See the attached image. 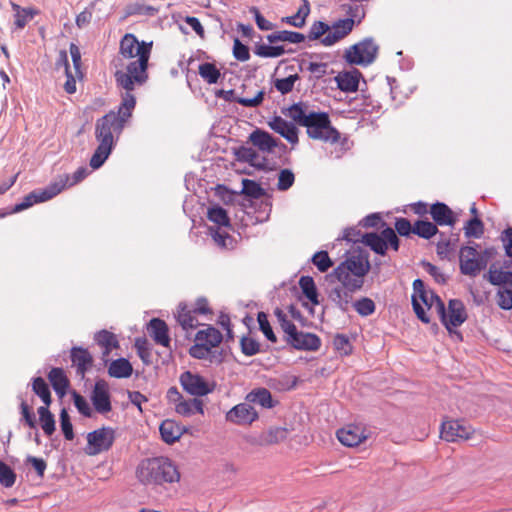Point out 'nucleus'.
<instances>
[{"instance_id": "52", "label": "nucleus", "mask_w": 512, "mask_h": 512, "mask_svg": "<svg viewBox=\"0 0 512 512\" xmlns=\"http://www.w3.org/2000/svg\"><path fill=\"white\" fill-rule=\"evenodd\" d=\"M338 87L344 92H355L358 89V78L350 73H344L337 77Z\"/></svg>"}, {"instance_id": "35", "label": "nucleus", "mask_w": 512, "mask_h": 512, "mask_svg": "<svg viewBox=\"0 0 512 512\" xmlns=\"http://www.w3.org/2000/svg\"><path fill=\"white\" fill-rule=\"evenodd\" d=\"M246 401L249 403L259 404L263 408L267 409L275 406L271 392L266 388H257L252 390L247 394Z\"/></svg>"}, {"instance_id": "39", "label": "nucleus", "mask_w": 512, "mask_h": 512, "mask_svg": "<svg viewBox=\"0 0 512 512\" xmlns=\"http://www.w3.org/2000/svg\"><path fill=\"white\" fill-rule=\"evenodd\" d=\"M99 145L90 159V166L93 169L100 168L109 157L113 145L105 142H98Z\"/></svg>"}, {"instance_id": "59", "label": "nucleus", "mask_w": 512, "mask_h": 512, "mask_svg": "<svg viewBox=\"0 0 512 512\" xmlns=\"http://www.w3.org/2000/svg\"><path fill=\"white\" fill-rule=\"evenodd\" d=\"M335 350L342 356H347L352 353V345L348 337L344 334H337L333 339Z\"/></svg>"}, {"instance_id": "6", "label": "nucleus", "mask_w": 512, "mask_h": 512, "mask_svg": "<svg viewBox=\"0 0 512 512\" xmlns=\"http://www.w3.org/2000/svg\"><path fill=\"white\" fill-rule=\"evenodd\" d=\"M436 314L449 334H455L459 340H462L461 333L456 329L468 318L464 303L459 299H451L446 308L444 302H438Z\"/></svg>"}, {"instance_id": "32", "label": "nucleus", "mask_w": 512, "mask_h": 512, "mask_svg": "<svg viewBox=\"0 0 512 512\" xmlns=\"http://www.w3.org/2000/svg\"><path fill=\"white\" fill-rule=\"evenodd\" d=\"M222 339L221 332L212 326L198 331L195 336V341L205 344L210 350L217 347L222 342Z\"/></svg>"}, {"instance_id": "5", "label": "nucleus", "mask_w": 512, "mask_h": 512, "mask_svg": "<svg viewBox=\"0 0 512 512\" xmlns=\"http://www.w3.org/2000/svg\"><path fill=\"white\" fill-rule=\"evenodd\" d=\"M497 254L496 249L486 248L479 253L475 247L464 246L460 249L459 262L462 274L475 277L486 268L488 261Z\"/></svg>"}, {"instance_id": "12", "label": "nucleus", "mask_w": 512, "mask_h": 512, "mask_svg": "<svg viewBox=\"0 0 512 512\" xmlns=\"http://www.w3.org/2000/svg\"><path fill=\"white\" fill-rule=\"evenodd\" d=\"M166 397L174 406L175 412L183 417H190L195 413L204 414V403L201 399H185L176 387L169 388Z\"/></svg>"}, {"instance_id": "24", "label": "nucleus", "mask_w": 512, "mask_h": 512, "mask_svg": "<svg viewBox=\"0 0 512 512\" xmlns=\"http://www.w3.org/2000/svg\"><path fill=\"white\" fill-rule=\"evenodd\" d=\"M149 335L156 344L168 348L170 346L169 329L166 322L159 318L150 320L147 327Z\"/></svg>"}, {"instance_id": "46", "label": "nucleus", "mask_w": 512, "mask_h": 512, "mask_svg": "<svg viewBox=\"0 0 512 512\" xmlns=\"http://www.w3.org/2000/svg\"><path fill=\"white\" fill-rule=\"evenodd\" d=\"M207 218L211 222H213L219 226H225V227L230 226V219L227 214V211L220 206H214V207L209 208L208 212H207Z\"/></svg>"}, {"instance_id": "23", "label": "nucleus", "mask_w": 512, "mask_h": 512, "mask_svg": "<svg viewBox=\"0 0 512 512\" xmlns=\"http://www.w3.org/2000/svg\"><path fill=\"white\" fill-rule=\"evenodd\" d=\"M216 95L223 98L226 101L236 102L244 107L255 108L262 104L264 100L265 92L259 90L253 98H246L244 96H237L233 89L230 90H219Z\"/></svg>"}, {"instance_id": "8", "label": "nucleus", "mask_w": 512, "mask_h": 512, "mask_svg": "<svg viewBox=\"0 0 512 512\" xmlns=\"http://www.w3.org/2000/svg\"><path fill=\"white\" fill-rule=\"evenodd\" d=\"M412 306L417 317L424 323L430 322L425 308L437 313V303L443 302L433 291L425 289L424 282L416 279L413 282Z\"/></svg>"}, {"instance_id": "45", "label": "nucleus", "mask_w": 512, "mask_h": 512, "mask_svg": "<svg viewBox=\"0 0 512 512\" xmlns=\"http://www.w3.org/2000/svg\"><path fill=\"white\" fill-rule=\"evenodd\" d=\"M32 390L37 396L41 398L45 404L44 406H49L51 404V392L48 384L42 377H36L33 379Z\"/></svg>"}, {"instance_id": "30", "label": "nucleus", "mask_w": 512, "mask_h": 512, "mask_svg": "<svg viewBox=\"0 0 512 512\" xmlns=\"http://www.w3.org/2000/svg\"><path fill=\"white\" fill-rule=\"evenodd\" d=\"M48 379L56 392L62 398L66 395L69 388V379L62 368H52L48 373Z\"/></svg>"}, {"instance_id": "34", "label": "nucleus", "mask_w": 512, "mask_h": 512, "mask_svg": "<svg viewBox=\"0 0 512 512\" xmlns=\"http://www.w3.org/2000/svg\"><path fill=\"white\" fill-rule=\"evenodd\" d=\"M193 310L187 309L186 305L180 304L177 309L176 319L185 331L193 330L199 325Z\"/></svg>"}, {"instance_id": "29", "label": "nucleus", "mask_w": 512, "mask_h": 512, "mask_svg": "<svg viewBox=\"0 0 512 512\" xmlns=\"http://www.w3.org/2000/svg\"><path fill=\"white\" fill-rule=\"evenodd\" d=\"M250 142L262 152H272L277 146V140L268 132L256 129L249 136Z\"/></svg>"}, {"instance_id": "55", "label": "nucleus", "mask_w": 512, "mask_h": 512, "mask_svg": "<svg viewBox=\"0 0 512 512\" xmlns=\"http://www.w3.org/2000/svg\"><path fill=\"white\" fill-rule=\"evenodd\" d=\"M342 9L347 15L346 19H353L355 25L360 24L365 17V10L361 5L343 4Z\"/></svg>"}, {"instance_id": "15", "label": "nucleus", "mask_w": 512, "mask_h": 512, "mask_svg": "<svg viewBox=\"0 0 512 512\" xmlns=\"http://www.w3.org/2000/svg\"><path fill=\"white\" fill-rule=\"evenodd\" d=\"M474 432L470 424L460 420L443 421L440 428V436L447 442L468 440L472 438Z\"/></svg>"}, {"instance_id": "44", "label": "nucleus", "mask_w": 512, "mask_h": 512, "mask_svg": "<svg viewBox=\"0 0 512 512\" xmlns=\"http://www.w3.org/2000/svg\"><path fill=\"white\" fill-rule=\"evenodd\" d=\"M198 73L203 80L208 84H215L218 82L221 73L215 64L205 62L199 65Z\"/></svg>"}, {"instance_id": "37", "label": "nucleus", "mask_w": 512, "mask_h": 512, "mask_svg": "<svg viewBox=\"0 0 512 512\" xmlns=\"http://www.w3.org/2000/svg\"><path fill=\"white\" fill-rule=\"evenodd\" d=\"M95 340L103 350V358L108 357L113 349L118 348V340L116 336L107 330L98 332L95 336Z\"/></svg>"}, {"instance_id": "49", "label": "nucleus", "mask_w": 512, "mask_h": 512, "mask_svg": "<svg viewBox=\"0 0 512 512\" xmlns=\"http://www.w3.org/2000/svg\"><path fill=\"white\" fill-rule=\"evenodd\" d=\"M158 12V9L142 3H132L126 7L125 13L126 16H134V15H146V16H154Z\"/></svg>"}, {"instance_id": "60", "label": "nucleus", "mask_w": 512, "mask_h": 512, "mask_svg": "<svg viewBox=\"0 0 512 512\" xmlns=\"http://www.w3.org/2000/svg\"><path fill=\"white\" fill-rule=\"evenodd\" d=\"M295 175L290 169H281L278 174L277 189L286 191L293 186Z\"/></svg>"}, {"instance_id": "28", "label": "nucleus", "mask_w": 512, "mask_h": 512, "mask_svg": "<svg viewBox=\"0 0 512 512\" xmlns=\"http://www.w3.org/2000/svg\"><path fill=\"white\" fill-rule=\"evenodd\" d=\"M429 212L436 224L440 226H453L456 222L453 211L445 203L432 204Z\"/></svg>"}, {"instance_id": "21", "label": "nucleus", "mask_w": 512, "mask_h": 512, "mask_svg": "<svg viewBox=\"0 0 512 512\" xmlns=\"http://www.w3.org/2000/svg\"><path fill=\"white\" fill-rule=\"evenodd\" d=\"M269 127L285 138L290 144L296 145L298 143V129L294 123L288 122L280 116H275L269 122Z\"/></svg>"}, {"instance_id": "53", "label": "nucleus", "mask_w": 512, "mask_h": 512, "mask_svg": "<svg viewBox=\"0 0 512 512\" xmlns=\"http://www.w3.org/2000/svg\"><path fill=\"white\" fill-rule=\"evenodd\" d=\"M209 231L217 246L222 249L233 248L234 239L228 233L221 232L218 228H210Z\"/></svg>"}, {"instance_id": "9", "label": "nucleus", "mask_w": 512, "mask_h": 512, "mask_svg": "<svg viewBox=\"0 0 512 512\" xmlns=\"http://www.w3.org/2000/svg\"><path fill=\"white\" fill-rule=\"evenodd\" d=\"M362 243L375 253L384 256L389 247L394 251H398L400 241L395 231L387 227L380 233L371 232L364 234Z\"/></svg>"}, {"instance_id": "11", "label": "nucleus", "mask_w": 512, "mask_h": 512, "mask_svg": "<svg viewBox=\"0 0 512 512\" xmlns=\"http://www.w3.org/2000/svg\"><path fill=\"white\" fill-rule=\"evenodd\" d=\"M85 453L95 456L108 451L115 441V430L112 427H101L87 434Z\"/></svg>"}, {"instance_id": "4", "label": "nucleus", "mask_w": 512, "mask_h": 512, "mask_svg": "<svg viewBox=\"0 0 512 512\" xmlns=\"http://www.w3.org/2000/svg\"><path fill=\"white\" fill-rule=\"evenodd\" d=\"M370 268L371 265L367 256L361 253L353 254L333 270L332 276L336 278L337 282L362 289L365 276Z\"/></svg>"}, {"instance_id": "61", "label": "nucleus", "mask_w": 512, "mask_h": 512, "mask_svg": "<svg viewBox=\"0 0 512 512\" xmlns=\"http://www.w3.org/2000/svg\"><path fill=\"white\" fill-rule=\"evenodd\" d=\"M275 315L278 319L281 329L285 333V337H291L295 335V332L298 330L296 325L287 319V315L280 309H276Z\"/></svg>"}, {"instance_id": "2", "label": "nucleus", "mask_w": 512, "mask_h": 512, "mask_svg": "<svg viewBox=\"0 0 512 512\" xmlns=\"http://www.w3.org/2000/svg\"><path fill=\"white\" fill-rule=\"evenodd\" d=\"M138 481L146 486H163L180 481L181 475L176 464L167 457L143 459L135 471Z\"/></svg>"}, {"instance_id": "18", "label": "nucleus", "mask_w": 512, "mask_h": 512, "mask_svg": "<svg viewBox=\"0 0 512 512\" xmlns=\"http://www.w3.org/2000/svg\"><path fill=\"white\" fill-rule=\"evenodd\" d=\"M336 435L340 443L347 447L359 446L368 438L365 428L355 424H349L339 429Z\"/></svg>"}, {"instance_id": "7", "label": "nucleus", "mask_w": 512, "mask_h": 512, "mask_svg": "<svg viewBox=\"0 0 512 512\" xmlns=\"http://www.w3.org/2000/svg\"><path fill=\"white\" fill-rule=\"evenodd\" d=\"M304 127L307 128V135L311 139L331 143H336L340 139V133L331 125L326 112L310 111V118Z\"/></svg>"}, {"instance_id": "36", "label": "nucleus", "mask_w": 512, "mask_h": 512, "mask_svg": "<svg viewBox=\"0 0 512 512\" xmlns=\"http://www.w3.org/2000/svg\"><path fill=\"white\" fill-rule=\"evenodd\" d=\"M133 367L125 358L112 361L108 367V374L114 378H128L132 375Z\"/></svg>"}, {"instance_id": "58", "label": "nucleus", "mask_w": 512, "mask_h": 512, "mask_svg": "<svg viewBox=\"0 0 512 512\" xmlns=\"http://www.w3.org/2000/svg\"><path fill=\"white\" fill-rule=\"evenodd\" d=\"M353 307L359 315L364 317L372 315L376 308L374 301L368 297H362L358 301L354 302Z\"/></svg>"}, {"instance_id": "41", "label": "nucleus", "mask_w": 512, "mask_h": 512, "mask_svg": "<svg viewBox=\"0 0 512 512\" xmlns=\"http://www.w3.org/2000/svg\"><path fill=\"white\" fill-rule=\"evenodd\" d=\"M49 406H41L37 412L41 428L47 436H51L55 432L54 415L50 412Z\"/></svg>"}, {"instance_id": "16", "label": "nucleus", "mask_w": 512, "mask_h": 512, "mask_svg": "<svg viewBox=\"0 0 512 512\" xmlns=\"http://www.w3.org/2000/svg\"><path fill=\"white\" fill-rule=\"evenodd\" d=\"M258 418V412L247 401L235 405L225 415L227 422L238 426H250Z\"/></svg>"}, {"instance_id": "26", "label": "nucleus", "mask_w": 512, "mask_h": 512, "mask_svg": "<svg viewBox=\"0 0 512 512\" xmlns=\"http://www.w3.org/2000/svg\"><path fill=\"white\" fill-rule=\"evenodd\" d=\"M185 430V427L173 419H165L159 427L161 438L167 444L177 442Z\"/></svg>"}, {"instance_id": "3", "label": "nucleus", "mask_w": 512, "mask_h": 512, "mask_svg": "<svg viewBox=\"0 0 512 512\" xmlns=\"http://www.w3.org/2000/svg\"><path fill=\"white\" fill-rule=\"evenodd\" d=\"M136 105V99L133 94L125 92L122 95V101L117 112L110 111L97 120L95 126V137L98 142L108 144L114 143V134L119 135L126 123L131 117Z\"/></svg>"}, {"instance_id": "54", "label": "nucleus", "mask_w": 512, "mask_h": 512, "mask_svg": "<svg viewBox=\"0 0 512 512\" xmlns=\"http://www.w3.org/2000/svg\"><path fill=\"white\" fill-rule=\"evenodd\" d=\"M285 53L283 46H270L261 44L255 49V54L264 58H276L282 56Z\"/></svg>"}, {"instance_id": "14", "label": "nucleus", "mask_w": 512, "mask_h": 512, "mask_svg": "<svg viewBox=\"0 0 512 512\" xmlns=\"http://www.w3.org/2000/svg\"><path fill=\"white\" fill-rule=\"evenodd\" d=\"M180 384L184 391L195 398L206 396L214 391V383L208 382L199 374L185 371L180 375Z\"/></svg>"}, {"instance_id": "13", "label": "nucleus", "mask_w": 512, "mask_h": 512, "mask_svg": "<svg viewBox=\"0 0 512 512\" xmlns=\"http://www.w3.org/2000/svg\"><path fill=\"white\" fill-rule=\"evenodd\" d=\"M60 180L58 183H51L43 189L34 190L26 195L21 203L16 204L12 212L18 213L28 209L32 205L40 202L48 201L63 191L64 182Z\"/></svg>"}, {"instance_id": "57", "label": "nucleus", "mask_w": 512, "mask_h": 512, "mask_svg": "<svg viewBox=\"0 0 512 512\" xmlns=\"http://www.w3.org/2000/svg\"><path fill=\"white\" fill-rule=\"evenodd\" d=\"M16 481V474L10 466L0 460V484L6 488L12 487Z\"/></svg>"}, {"instance_id": "33", "label": "nucleus", "mask_w": 512, "mask_h": 512, "mask_svg": "<svg viewBox=\"0 0 512 512\" xmlns=\"http://www.w3.org/2000/svg\"><path fill=\"white\" fill-rule=\"evenodd\" d=\"M14 14V29L22 30L38 14V10L34 8H22L16 3H11Z\"/></svg>"}, {"instance_id": "51", "label": "nucleus", "mask_w": 512, "mask_h": 512, "mask_svg": "<svg viewBox=\"0 0 512 512\" xmlns=\"http://www.w3.org/2000/svg\"><path fill=\"white\" fill-rule=\"evenodd\" d=\"M241 192L254 199H259L265 195V190L260 186V184L250 179L242 180Z\"/></svg>"}, {"instance_id": "50", "label": "nucleus", "mask_w": 512, "mask_h": 512, "mask_svg": "<svg viewBox=\"0 0 512 512\" xmlns=\"http://www.w3.org/2000/svg\"><path fill=\"white\" fill-rule=\"evenodd\" d=\"M463 229L466 237L480 238L484 233V224L475 216L465 224Z\"/></svg>"}, {"instance_id": "19", "label": "nucleus", "mask_w": 512, "mask_h": 512, "mask_svg": "<svg viewBox=\"0 0 512 512\" xmlns=\"http://www.w3.org/2000/svg\"><path fill=\"white\" fill-rule=\"evenodd\" d=\"M361 290L360 287H353L344 285L338 282L330 291L329 298L341 310L347 311L353 303V295L355 292Z\"/></svg>"}, {"instance_id": "48", "label": "nucleus", "mask_w": 512, "mask_h": 512, "mask_svg": "<svg viewBox=\"0 0 512 512\" xmlns=\"http://www.w3.org/2000/svg\"><path fill=\"white\" fill-rule=\"evenodd\" d=\"M288 115L296 124L304 127L310 118V111L308 112L301 104H293L288 109Z\"/></svg>"}, {"instance_id": "40", "label": "nucleus", "mask_w": 512, "mask_h": 512, "mask_svg": "<svg viewBox=\"0 0 512 512\" xmlns=\"http://www.w3.org/2000/svg\"><path fill=\"white\" fill-rule=\"evenodd\" d=\"M267 40L270 43H275L279 41L289 43H301L305 40V36L299 32L283 30L268 35Z\"/></svg>"}, {"instance_id": "17", "label": "nucleus", "mask_w": 512, "mask_h": 512, "mask_svg": "<svg viewBox=\"0 0 512 512\" xmlns=\"http://www.w3.org/2000/svg\"><path fill=\"white\" fill-rule=\"evenodd\" d=\"M355 24L353 19H339L330 26L329 32L321 39V44L324 46H332L335 43L343 40L354 29Z\"/></svg>"}, {"instance_id": "43", "label": "nucleus", "mask_w": 512, "mask_h": 512, "mask_svg": "<svg viewBox=\"0 0 512 512\" xmlns=\"http://www.w3.org/2000/svg\"><path fill=\"white\" fill-rule=\"evenodd\" d=\"M88 175V170L85 167H79L72 175L62 174L55 178L51 183H58L60 180H63L64 186L63 190L67 187H71L76 185L85 179Z\"/></svg>"}, {"instance_id": "62", "label": "nucleus", "mask_w": 512, "mask_h": 512, "mask_svg": "<svg viewBox=\"0 0 512 512\" xmlns=\"http://www.w3.org/2000/svg\"><path fill=\"white\" fill-rule=\"evenodd\" d=\"M312 262L320 272H326L333 266V262L326 251L315 253Z\"/></svg>"}, {"instance_id": "1", "label": "nucleus", "mask_w": 512, "mask_h": 512, "mask_svg": "<svg viewBox=\"0 0 512 512\" xmlns=\"http://www.w3.org/2000/svg\"><path fill=\"white\" fill-rule=\"evenodd\" d=\"M152 47V41H139L133 33L124 34L114 62V78L118 87L131 93L136 86L146 83Z\"/></svg>"}, {"instance_id": "20", "label": "nucleus", "mask_w": 512, "mask_h": 512, "mask_svg": "<svg viewBox=\"0 0 512 512\" xmlns=\"http://www.w3.org/2000/svg\"><path fill=\"white\" fill-rule=\"evenodd\" d=\"M285 341L294 349L303 351H316L321 346V340L316 334L298 330L295 335L285 337Z\"/></svg>"}, {"instance_id": "42", "label": "nucleus", "mask_w": 512, "mask_h": 512, "mask_svg": "<svg viewBox=\"0 0 512 512\" xmlns=\"http://www.w3.org/2000/svg\"><path fill=\"white\" fill-rule=\"evenodd\" d=\"M287 437V430L281 427H272L260 436L264 445H274L284 441Z\"/></svg>"}, {"instance_id": "22", "label": "nucleus", "mask_w": 512, "mask_h": 512, "mask_svg": "<svg viewBox=\"0 0 512 512\" xmlns=\"http://www.w3.org/2000/svg\"><path fill=\"white\" fill-rule=\"evenodd\" d=\"M91 401L98 413L105 414L111 411V401L107 385L104 381L96 382L91 395Z\"/></svg>"}, {"instance_id": "56", "label": "nucleus", "mask_w": 512, "mask_h": 512, "mask_svg": "<svg viewBox=\"0 0 512 512\" xmlns=\"http://www.w3.org/2000/svg\"><path fill=\"white\" fill-rule=\"evenodd\" d=\"M298 74L289 75L286 78L282 79H276L274 81V87L277 91H279L281 94L285 95L290 93L295 85V82L299 80Z\"/></svg>"}, {"instance_id": "38", "label": "nucleus", "mask_w": 512, "mask_h": 512, "mask_svg": "<svg viewBox=\"0 0 512 512\" xmlns=\"http://www.w3.org/2000/svg\"><path fill=\"white\" fill-rule=\"evenodd\" d=\"M299 286L303 295L311 302L313 306L319 305V295L312 277L302 276L299 279Z\"/></svg>"}, {"instance_id": "25", "label": "nucleus", "mask_w": 512, "mask_h": 512, "mask_svg": "<svg viewBox=\"0 0 512 512\" xmlns=\"http://www.w3.org/2000/svg\"><path fill=\"white\" fill-rule=\"evenodd\" d=\"M71 361L73 366L76 367L77 374L84 378L85 373L93 365V357L87 349L81 347H74L71 350Z\"/></svg>"}, {"instance_id": "63", "label": "nucleus", "mask_w": 512, "mask_h": 512, "mask_svg": "<svg viewBox=\"0 0 512 512\" xmlns=\"http://www.w3.org/2000/svg\"><path fill=\"white\" fill-rule=\"evenodd\" d=\"M497 305L503 310L512 309V288H500L496 293Z\"/></svg>"}, {"instance_id": "27", "label": "nucleus", "mask_w": 512, "mask_h": 512, "mask_svg": "<svg viewBox=\"0 0 512 512\" xmlns=\"http://www.w3.org/2000/svg\"><path fill=\"white\" fill-rule=\"evenodd\" d=\"M488 282L500 288H512V272L505 271L495 264L490 265L487 274L484 276Z\"/></svg>"}, {"instance_id": "31", "label": "nucleus", "mask_w": 512, "mask_h": 512, "mask_svg": "<svg viewBox=\"0 0 512 512\" xmlns=\"http://www.w3.org/2000/svg\"><path fill=\"white\" fill-rule=\"evenodd\" d=\"M57 67H63L67 80L64 84V90L69 93L73 94L76 91V78H81L82 76H76L75 72L72 73L69 62H68V55L65 50H61L59 52V57L56 63Z\"/></svg>"}, {"instance_id": "64", "label": "nucleus", "mask_w": 512, "mask_h": 512, "mask_svg": "<svg viewBox=\"0 0 512 512\" xmlns=\"http://www.w3.org/2000/svg\"><path fill=\"white\" fill-rule=\"evenodd\" d=\"M330 26L322 21H316L312 24L308 33L309 40L322 39L329 32Z\"/></svg>"}, {"instance_id": "47", "label": "nucleus", "mask_w": 512, "mask_h": 512, "mask_svg": "<svg viewBox=\"0 0 512 512\" xmlns=\"http://www.w3.org/2000/svg\"><path fill=\"white\" fill-rule=\"evenodd\" d=\"M438 232L435 224L429 221H417L413 226V233L424 239H430Z\"/></svg>"}, {"instance_id": "10", "label": "nucleus", "mask_w": 512, "mask_h": 512, "mask_svg": "<svg viewBox=\"0 0 512 512\" xmlns=\"http://www.w3.org/2000/svg\"><path fill=\"white\" fill-rule=\"evenodd\" d=\"M377 52L378 46L373 39L366 38L350 46L345 51L344 58L352 65H369L375 60Z\"/></svg>"}]
</instances>
